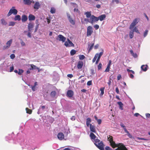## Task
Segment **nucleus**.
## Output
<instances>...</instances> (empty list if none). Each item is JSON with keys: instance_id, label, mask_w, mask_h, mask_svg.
<instances>
[{"instance_id": "obj_1", "label": "nucleus", "mask_w": 150, "mask_h": 150, "mask_svg": "<svg viewBox=\"0 0 150 150\" xmlns=\"http://www.w3.org/2000/svg\"><path fill=\"white\" fill-rule=\"evenodd\" d=\"M15 7H12L11 9L8 13L7 14V16H9L11 15L12 14H13L14 15H16L18 13L17 10L15 9Z\"/></svg>"}, {"instance_id": "obj_2", "label": "nucleus", "mask_w": 150, "mask_h": 150, "mask_svg": "<svg viewBox=\"0 0 150 150\" xmlns=\"http://www.w3.org/2000/svg\"><path fill=\"white\" fill-rule=\"evenodd\" d=\"M117 147V148L116 149V150H127L126 147L122 143H119Z\"/></svg>"}, {"instance_id": "obj_3", "label": "nucleus", "mask_w": 150, "mask_h": 150, "mask_svg": "<svg viewBox=\"0 0 150 150\" xmlns=\"http://www.w3.org/2000/svg\"><path fill=\"white\" fill-rule=\"evenodd\" d=\"M93 33L92 27L90 26H88L87 30V36L88 37L91 36Z\"/></svg>"}, {"instance_id": "obj_4", "label": "nucleus", "mask_w": 150, "mask_h": 150, "mask_svg": "<svg viewBox=\"0 0 150 150\" xmlns=\"http://www.w3.org/2000/svg\"><path fill=\"white\" fill-rule=\"evenodd\" d=\"M66 47H71L74 46V45L69 39H67V41H66L64 44Z\"/></svg>"}, {"instance_id": "obj_5", "label": "nucleus", "mask_w": 150, "mask_h": 150, "mask_svg": "<svg viewBox=\"0 0 150 150\" xmlns=\"http://www.w3.org/2000/svg\"><path fill=\"white\" fill-rule=\"evenodd\" d=\"M96 146L100 150H104V147L105 145L102 141H101L98 144H96Z\"/></svg>"}, {"instance_id": "obj_6", "label": "nucleus", "mask_w": 150, "mask_h": 150, "mask_svg": "<svg viewBox=\"0 0 150 150\" xmlns=\"http://www.w3.org/2000/svg\"><path fill=\"white\" fill-rule=\"evenodd\" d=\"M56 39L57 40L64 42L65 41L66 38L62 35H59L57 36V38H56Z\"/></svg>"}, {"instance_id": "obj_7", "label": "nucleus", "mask_w": 150, "mask_h": 150, "mask_svg": "<svg viewBox=\"0 0 150 150\" xmlns=\"http://www.w3.org/2000/svg\"><path fill=\"white\" fill-rule=\"evenodd\" d=\"M137 20L138 19L136 18L133 21L129 26V29L130 30L134 28V27L137 23Z\"/></svg>"}, {"instance_id": "obj_8", "label": "nucleus", "mask_w": 150, "mask_h": 150, "mask_svg": "<svg viewBox=\"0 0 150 150\" xmlns=\"http://www.w3.org/2000/svg\"><path fill=\"white\" fill-rule=\"evenodd\" d=\"M67 17L70 23L72 25L75 24V21L71 17L69 14L67 13Z\"/></svg>"}, {"instance_id": "obj_9", "label": "nucleus", "mask_w": 150, "mask_h": 150, "mask_svg": "<svg viewBox=\"0 0 150 150\" xmlns=\"http://www.w3.org/2000/svg\"><path fill=\"white\" fill-rule=\"evenodd\" d=\"M91 21L89 22L91 24H93L94 22H97L99 20L98 17H96L93 15L91 16Z\"/></svg>"}, {"instance_id": "obj_10", "label": "nucleus", "mask_w": 150, "mask_h": 150, "mask_svg": "<svg viewBox=\"0 0 150 150\" xmlns=\"http://www.w3.org/2000/svg\"><path fill=\"white\" fill-rule=\"evenodd\" d=\"M12 42V40L11 39L8 41L6 43V45L4 47V49H7L8 48L11 46Z\"/></svg>"}, {"instance_id": "obj_11", "label": "nucleus", "mask_w": 150, "mask_h": 150, "mask_svg": "<svg viewBox=\"0 0 150 150\" xmlns=\"http://www.w3.org/2000/svg\"><path fill=\"white\" fill-rule=\"evenodd\" d=\"M57 137L60 140H62L64 138V134L62 133H59L57 135Z\"/></svg>"}, {"instance_id": "obj_12", "label": "nucleus", "mask_w": 150, "mask_h": 150, "mask_svg": "<svg viewBox=\"0 0 150 150\" xmlns=\"http://www.w3.org/2000/svg\"><path fill=\"white\" fill-rule=\"evenodd\" d=\"M74 94L73 92L71 90H69L67 92V96L69 97H71Z\"/></svg>"}, {"instance_id": "obj_13", "label": "nucleus", "mask_w": 150, "mask_h": 150, "mask_svg": "<svg viewBox=\"0 0 150 150\" xmlns=\"http://www.w3.org/2000/svg\"><path fill=\"white\" fill-rule=\"evenodd\" d=\"M90 128L91 131L94 133L96 132V129L94 126L91 124L90 125Z\"/></svg>"}, {"instance_id": "obj_14", "label": "nucleus", "mask_w": 150, "mask_h": 150, "mask_svg": "<svg viewBox=\"0 0 150 150\" xmlns=\"http://www.w3.org/2000/svg\"><path fill=\"white\" fill-rule=\"evenodd\" d=\"M34 27L33 24L31 23H29L28 25V29L29 31L30 32Z\"/></svg>"}, {"instance_id": "obj_15", "label": "nucleus", "mask_w": 150, "mask_h": 150, "mask_svg": "<svg viewBox=\"0 0 150 150\" xmlns=\"http://www.w3.org/2000/svg\"><path fill=\"white\" fill-rule=\"evenodd\" d=\"M110 145L113 148L117 147L118 146V144H116L113 141L110 142Z\"/></svg>"}, {"instance_id": "obj_16", "label": "nucleus", "mask_w": 150, "mask_h": 150, "mask_svg": "<svg viewBox=\"0 0 150 150\" xmlns=\"http://www.w3.org/2000/svg\"><path fill=\"white\" fill-rule=\"evenodd\" d=\"M40 6V5L38 1H36L34 4V8L35 9H38Z\"/></svg>"}, {"instance_id": "obj_17", "label": "nucleus", "mask_w": 150, "mask_h": 150, "mask_svg": "<svg viewBox=\"0 0 150 150\" xmlns=\"http://www.w3.org/2000/svg\"><path fill=\"white\" fill-rule=\"evenodd\" d=\"M35 16L31 14H30L28 16V19L30 21H34L35 19Z\"/></svg>"}, {"instance_id": "obj_18", "label": "nucleus", "mask_w": 150, "mask_h": 150, "mask_svg": "<svg viewBox=\"0 0 150 150\" xmlns=\"http://www.w3.org/2000/svg\"><path fill=\"white\" fill-rule=\"evenodd\" d=\"M83 63L82 61H79L78 62L77 67L78 69H81L83 66Z\"/></svg>"}, {"instance_id": "obj_19", "label": "nucleus", "mask_w": 150, "mask_h": 150, "mask_svg": "<svg viewBox=\"0 0 150 150\" xmlns=\"http://www.w3.org/2000/svg\"><path fill=\"white\" fill-rule=\"evenodd\" d=\"M28 20V17L26 16L23 15L22 16V22H25Z\"/></svg>"}, {"instance_id": "obj_20", "label": "nucleus", "mask_w": 150, "mask_h": 150, "mask_svg": "<svg viewBox=\"0 0 150 150\" xmlns=\"http://www.w3.org/2000/svg\"><path fill=\"white\" fill-rule=\"evenodd\" d=\"M106 15L105 14L101 15L98 17L99 20L101 21L104 20L106 18Z\"/></svg>"}, {"instance_id": "obj_21", "label": "nucleus", "mask_w": 150, "mask_h": 150, "mask_svg": "<svg viewBox=\"0 0 150 150\" xmlns=\"http://www.w3.org/2000/svg\"><path fill=\"white\" fill-rule=\"evenodd\" d=\"M90 137L91 140H95L96 137V136L92 132L90 133Z\"/></svg>"}, {"instance_id": "obj_22", "label": "nucleus", "mask_w": 150, "mask_h": 150, "mask_svg": "<svg viewBox=\"0 0 150 150\" xmlns=\"http://www.w3.org/2000/svg\"><path fill=\"white\" fill-rule=\"evenodd\" d=\"M147 67H148V66H147V65H143L141 66V68L143 71H146V70L147 69Z\"/></svg>"}, {"instance_id": "obj_23", "label": "nucleus", "mask_w": 150, "mask_h": 150, "mask_svg": "<svg viewBox=\"0 0 150 150\" xmlns=\"http://www.w3.org/2000/svg\"><path fill=\"white\" fill-rule=\"evenodd\" d=\"M117 103L119 106L120 109L121 110H123V104L121 102H118Z\"/></svg>"}, {"instance_id": "obj_24", "label": "nucleus", "mask_w": 150, "mask_h": 150, "mask_svg": "<svg viewBox=\"0 0 150 150\" xmlns=\"http://www.w3.org/2000/svg\"><path fill=\"white\" fill-rule=\"evenodd\" d=\"M91 119L90 118H88L86 119V125L87 127H88L90 125V123L91 122Z\"/></svg>"}, {"instance_id": "obj_25", "label": "nucleus", "mask_w": 150, "mask_h": 150, "mask_svg": "<svg viewBox=\"0 0 150 150\" xmlns=\"http://www.w3.org/2000/svg\"><path fill=\"white\" fill-rule=\"evenodd\" d=\"M14 20L15 21H20L21 20V16L19 15L16 16L14 18Z\"/></svg>"}, {"instance_id": "obj_26", "label": "nucleus", "mask_w": 150, "mask_h": 150, "mask_svg": "<svg viewBox=\"0 0 150 150\" xmlns=\"http://www.w3.org/2000/svg\"><path fill=\"white\" fill-rule=\"evenodd\" d=\"M85 14L86 15V17L87 18H89L92 16L91 12H86L85 13Z\"/></svg>"}, {"instance_id": "obj_27", "label": "nucleus", "mask_w": 150, "mask_h": 150, "mask_svg": "<svg viewBox=\"0 0 150 150\" xmlns=\"http://www.w3.org/2000/svg\"><path fill=\"white\" fill-rule=\"evenodd\" d=\"M56 94V92L55 91H53L51 92L50 94L51 96L52 97H54Z\"/></svg>"}, {"instance_id": "obj_28", "label": "nucleus", "mask_w": 150, "mask_h": 150, "mask_svg": "<svg viewBox=\"0 0 150 150\" xmlns=\"http://www.w3.org/2000/svg\"><path fill=\"white\" fill-rule=\"evenodd\" d=\"M24 3L25 4L29 5L31 4V2L30 0H23Z\"/></svg>"}, {"instance_id": "obj_29", "label": "nucleus", "mask_w": 150, "mask_h": 150, "mask_svg": "<svg viewBox=\"0 0 150 150\" xmlns=\"http://www.w3.org/2000/svg\"><path fill=\"white\" fill-rule=\"evenodd\" d=\"M108 139L110 142L113 141V137L112 136L110 135L108 136Z\"/></svg>"}, {"instance_id": "obj_30", "label": "nucleus", "mask_w": 150, "mask_h": 150, "mask_svg": "<svg viewBox=\"0 0 150 150\" xmlns=\"http://www.w3.org/2000/svg\"><path fill=\"white\" fill-rule=\"evenodd\" d=\"M105 89V87H102L100 88V90L101 91V93H100V96H102L104 93V90Z\"/></svg>"}, {"instance_id": "obj_31", "label": "nucleus", "mask_w": 150, "mask_h": 150, "mask_svg": "<svg viewBox=\"0 0 150 150\" xmlns=\"http://www.w3.org/2000/svg\"><path fill=\"white\" fill-rule=\"evenodd\" d=\"M129 36L130 39L133 38L134 36V32L133 31H130L129 33Z\"/></svg>"}, {"instance_id": "obj_32", "label": "nucleus", "mask_w": 150, "mask_h": 150, "mask_svg": "<svg viewBox=\"0 0 150 150\" xmlns=\"http://www.w3.org/2000/svg\"><path fill=\"white\" fill-rule=\"evenodd\" d=\"M26 113L29 114H31L32 112V110H31L29 109L28 108H26L25 109Z\"/></svg>"}, {"instance_id": "obj_33", "label": "nucleus", "mask_w": 150, "mask_h": 150, "mask_svg": "<svg viewBox=\"0 0 150 150\" xmlns=\"http://www.w3.org/2000/svg\"><path fill=\"white\" fill-rule=\"evenodd\" d=\"M30 66L31 67V68H30V70L36 69H37V67L33 64H30Z\"/></svg>"}, {"instance_id": "obj_34", "label": "nucleus", "mask_w": 150, "mask_h": 150, "mask_svg": "<svg viewBox=\"0 0 150 150\" xmlns=\"http://www.w3.org/2000/svg\"><path fill=\"white\" fill-rule=\"evenodd\" d=\"M56 12V9L54 7H51V8L50 12L51 13L53 14L54 13Z\"/></svg>"}, {"instance_id": "obj_35", "label": "nucleus", "mask_w": 150, "mask_h": 150, "mask_svg": "<svg viewBox=\"0 0 150 150\" xmlns=\"http://www.w3.org/2000/svg\"><path fill=\"white\" fill-rule=\"evenodd\" d=\"M76 51L74 50H72L70 52L71 55L72 56L74 55L76 53Z\"/></svg>"}, {"instance_id": "obj_36", "label": "nucleus", "mask_w": 150, "mask_h": 150, "mask_svg": "<svg viewBox=\"0 0 150 150\" xmlns=\"http://www.w3.org/2000/svg\"><path fill=\"white\" fill-rule=\"evenodd\" d=\"M1 23L3 25H6L7 24V22L4 19H1Z\"/></svg>"}, {"instance_id": "obj_37", "label": "nucleus", "mask_w": 150, "mask_h": 150, "mask_svg": "<svg viewBox=\"0 0 150 150\" xmlns=\"http://www.w3.org/2000/svg\"><path fill=\"white\" fill-rule=\"evenodd\" d=\"M95 141L94 144L96 145V144H97L98 143H99L100 142V141L99 139H95V140H94Z\"/></svg>"}, {"instance_id": "obj_38", "label": "nucleus", "mask_w": 150, "mask_h": 150, "mask_svg": "<svg viewBox=\"0 0 150 150\" xmlns=\"http://www.w3.org/2000/svg\"><path fill=\"white\" fill-rule=\"evenodd\" d=\"M132 31H133V32H135L137 33H138L139 34L140 33V32L138 30L137 28H136V27H134V28L133 29V30Z\"/></svg>"}, {"instance_id": "obj_39", "label": "nucleus", "mask_w": 150, "mask_h": 150, "mask_svg": "<svg viewBox=\"0 0 150 150\" xmlns=\"http://www.w3.org/2000/svg\"><path fill=\"white\" fill-rule=\"evenodd\" d=\"M98 54H95L94 58H93L92 60V62L93 63H94L95 62L97 58L98 57Z\"/></svg>"}, {"instance_id": "obj_40", "label": "nucleus", "mask_w": 150, "mask_h": 150, "mask_svg": "<svg viewBox=\"0 0 150 150\" xmlns=\"http://www.w3.org/2000/svg\"><path fill=\"white\" fill-rule=\"evenodd\" d=\"M19 71L18 72V74L19 75H21L23 73L24 71L22 69H19Z\"/></svg>"}, {"instance_id": "obj_41", "label": "nucleus", "mask_w": 150, "mask_h": 150, "mask_svg": "<svg viewBox=\"0 0 150 150\" xmlns=\"http://www.w3.org/2000/svg\"><path fill=\"white\" fill-rule=\"evenodd\" d=\"M79 59L81 60L85 58V56L83 55H79Z\"/></svg>"}, {"instance_id": "obj_42", "label": "nucleus", "mask_w": 150, "mask_h": 150, "mask_svg": "<svg viewBox=\"0 0 150 150\" xmlns=\"http://www.w3.org/2000/svg\"><path fill=\"white\" fill-rule=\"evenodd\" d=\"M96 54H98V57L97 58H98L99 59L101 57L102 55L103 54V52H100L99 54L98 53H96Z\"/></svg>"}, {"instance_id": "obj_43", "label": "nucleus", "mask_w": 150, "mask_h": 150, "mask_svg": "<svg viewBox=\"0 0 150 150\" xmlns=\"http://www.w3.org/2000/svg\"><path fill=\"white\" fill-rule=\"evenodd\" d=\"M96 54H98V57L97 58H98L99 59L101 57L102 55L103 54V52H100L99 54L98 53H96Z\"/></svg>"}, {"instance_id": "obj_44", "label": "nucleus", "mask_w": 150, "mask_h": 150, "mask_svg": "<svg viewBox=\"0 0 150 150\" xmlns=\"http://www.w3.org/2000/svg\"><path fill=\"white\" fill-rule=\"evenodd\" d=\"M94 43H93L91 44V45L90 46L89 49L88 50L89 52L93 49V48L94 46Z\"/></svg>"}, {"instance_id": "obj_45", "label": "nucleus", "mask_w": 150, "mask_h": 150, "mask_svg": "<svg viewBox=\"0 0 150 150\" xmlns=\"http://www.w3.org/2000/svg\"><path fill=\"white\" fill-rule=\"evenodd\" d=\"M148 30H145V31L144 33V37H146V36L147 35L148 33Z\"/></svg>"}, {"instance_id": "obj_46", "label": "nucleus", "mask_w": 150, "mask_h": 150, "mask_svg": "<svg viewBox=\"0 0 150 150\" xmlns=\"http://www.w3.org/2000/svg\"><path fill=\"white\" fill-rule=\"evenodd\" d=\"M137 138L139 140H145V141H147L148 140V139H145L144 138H140L139 137H138Z\"/></svg>"}, {"instance_id": "obj_47", "label": "nucleus", "mask_w": 150, "mask_h": 150, "mask_svg": "<svg viewBox=\"0 0 150 150\" xmlns=\"http://www.w3.org/2000/svg\"><path fill=\"white\" fill-rule=\"evenodd\" d=\"M127 71L128 73L129 72H131L133 74H134L135 73L132 70H130L128 69H127Z\"/></svg>"}, {"instance_id": "obj_48", "label": "nucleus", "mask_w": 150, "mask_h": 150, "mask_svg": "<svg viewBox=\"0 0 150 150\" xmlns=\"http://www.w3.org/2000/svg\"><path fill=\"white\" fill-rule=\"evenodd\" d=\"M91 74L92 75H94V74H95V71L93 69H91Z\"/></svg>"}, {"instance_id": "obj_49", "label": "nucleus", "mask_w": 150, "mask_h": 150, "mask_svg": "<svg viewBox=\"0 0 150 150\" xmlns=\"http://www.w3.org/2000/svg\"><path fill=\"white\" fill-rule=\"evenodd\" d=\"M99 26L98 25L96 24L94 25V28L96 30H97L99 28Z\"/></svg>"}, {"instance_id": "obj_50", "label": "nucleus", "mask_w": 150, "mask_h": 150, "mask_svg": "<svg viewBox=\"0 0 150 150\" xmlns=\"http://www.w3.org/2000/svg\"><path fill=\"white\" fill-rule=\"evenodd\" d=\"M15 24V23L13 22H11L9 24V26H13Z\"/></svg>"}, {"instance_id": "obj_51", "label": "nucleus", "mask_w": 150, "mask_h": 150, "mask_svg": "<svg viewBox=\"0 0 150 150\" xmlns=\"http://www.w3.org/2000/svg\"><path fill=\"white\" fill-rule=\"evenodd\" d=\"M45 108V107L44 105L43 106H40V108H39V110H40V109H42V110H44Z\"/></svg>"}, {"instance_id": "obj_52", "label": "nucleus", "mask_w": 150, "mask_h": 150, "mask_svg": "<svg viewBox=\"0 0 150 150\" xmlns=\"http://www.w3.org/2000/svg\"><path fill=\"white\" fill-rule=\"evenodd\" d=\"M21 43L22 46H25V42L23 41L21 39Z\"/></svg>"}, {"instance_id": "obj_53", "label": "nucleus", "mask_w": 150, "mask_h": 150, "mask_svg": "<svg viewBox=\"0 0 150 150\" xmlns=\"http://www.w3.org/2000/svg\"><path fill=\"white\" fill-rule=\"evenodd\" d=\"M87 84L88 86H90L92 85V81H88L87 83Z\"/></svg>"}, {"instance_id": "obj_54", "label": "nucleus", "mask_w": 150, "mask_h": 150, "mask_svg": "<svg viewBox=\"0 0 150 150\" xmlns=\"http://www.w3.org/2000/svg\"><path fill=\"white\" fill-rule=\"evenodd\" d=\"M105 148V150H112V149L108 146H106Z\"/></svg>"}, {"instance_id": "obj_55", "label": "nucleus", "mask_w": 150, "mask_h": 150, "mask_svg": "<svg viewBox=\"0 0 150 150\" xmlns=\"http://www.w3.org/2000/svg\"><path fill=\"white\" fill-rule=\"evenodd\" d=\"M102 67V64L101 63H100L99 64L98 66V70H100V69Z\"/></svg>"}, {"instance_id": "obj_56", "label": "nucleus", "mask_w": 150, "mask_h": 150, "mask_svg": "<svg viewBox=\"0 0 150 150\" xmlns=\"http://www.w3.org/2000/svg\"><path fill=\"white\" fill-rule=\"evenodd\" d=\"M10 57L11 59H13L15 57V56L14 54H12L11 55Z\"/></svg>"}, {"instance_id": "obj_57", "label": "nucleus", "mask_w": 150, "mask_h": 150, "mask_svg": "<svg viewBox=\"0 0 150 150\" xmlns=\"http://www.w3.org/2000/svg\"><path fill=\"white\" fill-rule=\"evenodd\" d=\"M76 118L74 116H72L71 118V120L72 121H74L75 120Z\"/></svg>"}, {"instance_id": "obj_58", "label": "nucleus", "mask_w": 150, "mask_h": 150, "mask_svg": "<svg viewBox=\"0 0 150 150\" xmlns=\"http://www.w3.org/2000/svg\"><path fill=\"white\" fill-rule=\"evenodd\" d=\"M67 76L69 77L70 78H71L72 77H73V76L72 74H68L67 75Z\"/></svg>"}, {"instance_id": "obj_59", "label": "nucleus", "mask_w": 150, "mask_h": 150, "mask_svg": "<svg viewBox=\"0 0 150 150\" xmlns=\"http://www.w3.org/2000/svg\"><path fill=\"white\" fill-rule=\"evenodd\" d=\"M121 78V76L120 74H118L117 76V80H119Z\"/></svg>"}, {"instance_id": "obj_60", "label": "nucleus", "mask_w": 150, "mask_h": 150, "mask_svg": "<svg viewBox=\"0 0 150 150\" xmlns=\"http://www.w3.org/2000/svg\"><path fill=\"white\" fill-rule=\"evenodd\" d=\"M31 87L32 90L35 91V86H31Z\"/></svg>"}, {"instance_id": "obj_61", "label": "nucleus", "mask_w": 150, "mask_h": 150, "mask_svg": "<svg viewBox=\"0 0 150 150\" xmlns=\"http://www.w3.org/2000/svg\"><path fill=\"white\" fill-rule=\"evenodd\" d=\"M115 91H116V93L118 94H119V89L117 87H116L115 88Z\"/></svg>"}, {"instance_id": "obj_62", "label": "nucleus", "mask_w": 150, "mask_h": 150, "mask_svg": "<svg viewBox=\"0 0 150 150\" xmlns=\"http://www.w3.org/2000/svg\"><path fill=\"white\" fill-rule=\"evenodd\" d=\"M14 70V67L13 66H12L10 67V72H11L13 71Z\"/></svg>"}, {"instance_id": "obj_63", "label": "nucleus", "mask_w": 150, "mask_h": 150, "mask_svg": "<svg viewBox=\"0 0 150 150\" xmlns=\"http://www.w3.org/2000/svg\"><path fill=\"white\" fill-rule=\"evenodd\" d=\"M127 134V135L128 136V137L130 138H132V136L131 134H130L129 132H128V133Z\"/></svg>"}, {"instance_id": "obj_64", "label": "nucleus", "mask_w": 150, "mask_h": 150, "mask_svg": "<svg viewBox=\"0 0 150 150\" xmlns=\"http://www.w3.org/2000/svg\"><path fill=\"white\" fill-rule=\"evenodd\" d=\"M146 116L147 118H150V114L148 113H146Z\"/></svg>"}]
</instances>
